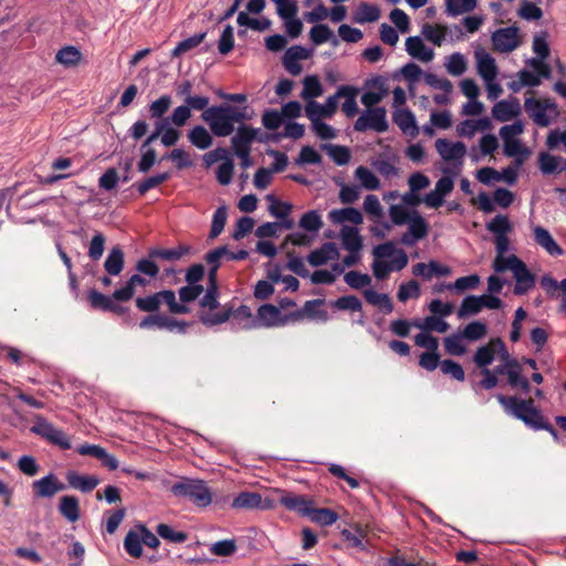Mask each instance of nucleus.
Here are the masks:
<instances>
[{"instance_id":"nucleus-1","label":"nucleus","mask_w":566,"mask_h":566,"mask_svg":"<svg viewBox=\"0 0 566 566\" xmlns=\"http://www.w3.org/2000/svg\"><path fill=\"white\" fill-rule=\"evenodd\" d=\"M497 401L504 408V411L512 415L524 424L535 431L542 430L547 422L541 410L535 406L533 398L520 399L516 396L497 395Z\"/></svg>"},{"instance_id":"nucleus-2","label":"nucleus","mask_w":566,"mask_h":566,"mask_svg":"<svg viewBox=\"0 0 566 566\" xmlns=\"http://www.w3.org/2000/svg\"><path fill=\"white\" fill-rule=\"evenodd\" d=\"M171 493L188 499L197 507L203 509L211 504L212 493L203 480L184 478L171 486Z\"/></svg>"},{"instance_id":"nucleus-3","label":"nucleus","mask_w":566,"mask_h":566,"mask_svg":"<svg viewBox=\"0 0 566 566\" xmlns=\"http://www.w3.org/2000/svg\"><path fill=\"white\" fill-rule=\"evenodd\" d=\"M135 304L139 311L149 314L157 313L161 304H166L169 313L174 315L188 314L190 312L189 306L177 302L176 293L172 290H163L144 297H137Z\"/></svg>"},{"instance_id":"nucleus-4","label":"nucleus","mask_w":566,"mask_h":566,"mask_svg":"<svg viewBox=\"0 0 566 566\" xmlns=\"http://www.w3.org/2000/svg\"><path fill=\"white\" fill-rule=\"evenodd\" d=\"M30 431L46 440L49 443L57 446L62 450H69L72 447L69 436L42 416L35 417Z\"/></svg>"},{"instance_id":"nucleus-5","label":"nucleus","mask_w":566,"mask_h":566,"mask_svg":"<svg viewBox=\"0 0 566 566\" xmlns=\"http://www.w3.org/2000/svg\"><path fill=\"white\" fill-rule=\"evenodd\" d=\"M202 119L208 123L213 135L217 137H227L234 130L229 114L224 105L211 106L202 115Z\"/></svg>"},{"instance_id":"nucleus-6","label":"nucleus","mask_w":566,"mask_h":566,"mask_svg":"<svg viewBox=\"0 0 566 566\" xmlns=\"http://www.w3.org/2000/svg\"><path fill=\"white\" fill-rule=\"evenodd\" d=\"M389 128L385 107L367 108L354 123V129L359 133L369 129L385 133Z\"/></svg>"},{"instance_id":"nucleus-7","label":"nucleus","mask_w":566,"mask_h":566,"mask_svg":"<svg viewBox=\"0 0 566 566\" xmlns=\"http://www.w3.org/2000/svg\"><path fill=\"white\" fill-rule=\"evenodd\" d=\"M240 318H251L252 313L249 306L241 305L237 310L232 306H224L222 311L217 313L198 312L199 321L206 326H216L226 323L231 316Z\"/></svg>"},{"instance_id":"nucleus-8","label":"nucleus","mask_w":566,"mask_h":566,"mask_svg":"<svg viewBox=\"0 0 566 566\" xmlns=\"http://www.w3.org/2000/svg\"><path fill=\"white\" fill-rule=\"evenodd\" d=\"M407 223L409 227L407 232H405L400 238L401 244L412 247L428 235L429 223L417 210H413V216Z\"/></svg>"},{"instance_id":"nucleus-9","label":"nucleus","mask_w":566,"mask_h":566,"mask_svg":"<svg viewBox=\"0 0 566 566\" xmlns=\"http://www.w3.org/2000/svg\"><path fill=\"white\" fill-rule=\"evenodd\" d=\"M493 49L500 53H509L514 51L520 45L518 28L511 25L507 28L497 29L492 34Z\"/></svg>"},{"instance_id":"nucleus-10","label":"nucleus","mask_w":566,"mask_h":566,"mask_svg":"<svg viewBox=\"0 0 566 566\" xmlns=\"http://www.w3.org/2000/svg\"><path fill=\"white\" fill-rule=\"evenodd\" d=\"M324 298L308 300L304 303L303 308L296 310L290 314H285L282 323H287L289 321L296 322L303 319L304 317L317 318L322 322H326L328 319V314L325 310L319 308L322 305H324Z\"/></svg>"},{"instance_id":"nucleus-11","label":"nucleus","mask_w":566,"mask_h":566,"mask_svg":"<svg viewBox=\"0 0 566 566\" xmlns=\"http://www.w3.org/2000/svg\"><path fill=\"white\" fill-rule=\"evenodd\" d=\"M65 488L52 473L32 482V491L36 497H52L57 492L65 490Z\"/></svg>"},{"instance_id":"nucleus-12","label":"nucleus","mask_w":566,"mask_h":566,"mask_svg":"<svg viewBox=\"0 0 566 566\" xmlns=\"http://www.w3.org/2000/svg\"><path fill=\"white\" fill-rule=\"evenodd\" d=\"M258 128L249 125L238 127L235 135L231 138V146L234 154L251 151V145L256 139Z\"/></svg>"},{"instance_id":"nucleus-13","label":"nucleus","mask_w":566,"mask_h":566,"mask_svg":"<svg viewBox=\"0 0 566 566\" xmlns=\"http://www.w3.org/2000/svg\"><path fill=\"white\" fill-rule=\"evenodd\" d=\"M524 106L525 109L530 113L533 122L541 127H546L551 123L546 115V109L556 107L555 103L553 102H541L536 98H526Z\"/></svg>"},{"instance_id":"nucleus-14","label":"nucleus","mask_w":566,"mask_h":566,"mask_svg":"<svg viewBox=\"0 0 566 566\" xmlns=\"http://www.w3.org/2000/svg\"><path fill=\"white\" fill-rule=\"evenodd\" d=\"M279 503L302 516H307L311 512V507L314 505V501L310 497L294 493H283L279 499Z\"/></svg>"},{"instance_id":"nucleus-15","label":"nucleus","mask_w":566,"mask_h":566,"mask_svg":"<svg viewBox=\"0 0 566 566\" xmlns=\"http://www.w3.org/2000/svg\"><path fill=\"white\" fill-rule=\"evenodd\" d=\"M394 123L400 128L403 134L412 138L419 134V128L416 123L413 113L408 108L396 109L392 114Z\"/></svg>"},{"instance_id":"nucleus-16","label":"nucleus","mask_w":566,"mask_h":566,"mask_svg":"<svg viewBox=\"0 0 566 566\" xmlns=\"http://www.w3.org/2000/svg\"><path fill=\"white\" fill-rule=\"evenodd\" d=\"M339 258V252L334 242H325L319 249L313 250L307 255V261L312 266H321L326 264L329 260Z\"/></svg>"},{"instance_id":"nucleus-17","label":"nucleus","mask_w":566,"mask_h":566,"mask_svg":"<svg viewBox=\"0 0 566 566\" xmlns=\"http://www.w3.org/2000/svg\"><path fill=\"white\" fill-rule=\"evenodd\" d=\"M513 277L515 279L513 293L518 296L527 294L536 284L535 275L528 270L525 263L515 271Z\"/></svg>"},{"instance_id":"nucleus-18","label":"nucleus","mask_w":566,"mask_h":566,"mask_svg":"<svg viewBox=\"0 0 566 566\" xmlns=\"http://www.w3.org/2000/svg\"><path fill=\"white\" fill-rule=\"evenodd\" d=\"M436 149L439 155L447 161L461 159L467 153V148L463 143H451L443 138L436 140Z\"/></svg>"},{"instance_id":"nucleus-19","label":"nucleus","mask_w":566,"mask_h":566,"mask_svg":"<svg viewBox=\"0 0 566 566\" xmlns=\"http://www.w3.org/2000/svg\"><path fill=\"white\" fill-rule=\"evenodd\" d=\"M65 476L70 488L84 493L92 492L101 482L94 475H82L76 471H67Z\"/></svg>"},{"instance_id":"nucleus-20","label":"nucleus","mask_w":566,"mask_h":566,"mask_svg":"<svg viewBox=\"0 0 566 566\" xmlns=\"http://www.w3.org/2000/svg\"><path fill=\"white\" fill-rule=\"evenodd\" d=\"M231 506L237 510L268 509V503L263 504L261 494L256 492H241L232 501Z\"/></svg>"},{"instance_id":"nucleus-21","label":"nucleus","mask_w":566,"mask_h":566,"mask_svg":"<svg viewBox=\"0 0 566 566\" xmlns=\"http://www.w3.org/2000/svg\"><path fill=\"white\" fill-rule=\"evenodd\" d=\"M533 232L535 242L548 254L555 256L564 253L563 249L557 244L548 230L541 226H536L534 227Z\"/></svg>"},{"instance_id":"nucleus-22","label":"nucleus","mask_w":566,"mask_h":566,"mask_svg":"<svg viewBox=\"0 0 566 566\" xmlns=\"http://www.w3.org/2000/svg\"><path fill=\"white\" fill-rule=\"evenodd\" d=\"M190 250L191 248L186 244H179L177 248L172 249L153 248L149 249L148 255L150 259L175 262L189 254Z\"/></svg>"},{"instance_id":"nucleus-23","label":"nucleus","mask_w":566,"mask_h":566,"mask_svg":"<svg viewBox=\"0 0 566 566\" xmlns=\"http://www.w3.org/2000/svg\"><path fill=\"white\" fill-rule=\"evenodd\" d=\"M406 51L409 55L422 62H430L434 56L433 51L419 36L407 38Z\"/></svg>"},{"instance_id":"nucleus-24","label":"nucleus","mask_w":566,"mask_h":566,"mask_svg":"<svg viewBox=\"0 0 566 566\" xmlns=\"http://www.w3.org/2000/svg\"><path fill=\"white\" fill-rule=\"evenodd\" d=\"M357 94H358V90L350 85H342L337 88V96L345 98V101L342 105V109L347 117H354L359 112L358 105L356 102Z\"/></svg>"},{"instance_id":"nucleus-25","label":"nucleus","mask_w":566,"mask_h":566,"mask_svg":"<svg viewBox=\"0 0 566 566\" xmlns=\"http://www.w3.org/2000/svg\"><path fill=\"white\" fill-rule=\"evenodd\" d=\"M60 514L69 522L74 523L81 517L80 501L74 495H64L59 503Z\"/></svg>"},{"instance_id":"nucleus-26","label":"nucleus","mask_w":566,"mask_h":566,"mask_svg":"<svg viewBox=\"0 0 566 566\" xmlns=\"http://www.w3.org/2000/svg\"><path fill=\"white\" fill-rule=\"evenodd\" d=\"M148 281L139 274H133L126 284L113 293L117 302H127L133 298L137 285L146 286Z\"/></svg>"},{"instance_id":"nucleus-27","label":"nucleus","mask_w":566,"mask_h":566,"mask_svg":"<svg viewBox=\"0 0 566 566\" xmlns=\"http://www.w3.org/2000/svg\"><path fill=\"white\" fill-rule=\"evenodd\" d=\"M412 272L415 275H421L426 280H430L433 275L448 276L451 274V269L447 265H441L436 261H430L429 264L417 263L413 265Z\"/></svg>"},{"instance_id":"nucleus-28","label":"nucleus","mask_w":566,"mask_h":566,"mask_svg":"<svg viewBox=\"0 0 566 566\" xmlns=\"http://www.w3.org/2000/svg\"><path fill=\"white\" fill-rule=\"evenodd\" d=\"M342 245L348 252H357L363 249V237L355 227L344 226L340 230Z\"/></svg>"},{"instance_id":"nucleus-29","label":"nucleus","mask_w":566,"mask_h":566,"mask_svg":"<svg viewBox=\"0 0 566 566\" xmlns=\"http://www.w3.org/2000/svg\"><path fill=\"white\" fill-rule=\"evenodd\" d=\"M258 317L263 322L266 327L271 326H283L286 323H282L284 315L281 314L279 307L272 304H263L258 308Z\"/></svg>"},{"instance_id":"nucleus-30","label":"nucleus","mask_w":566,"mask_h":566,"mask_svg":"<svg viewBox=\"0 0 566 566\" xmlns=\"http://www.w3.org/2000/svg\"><path fill=\"white\" fill-rule=\"evenodd\" d=\"M125 264V255L119 245H115L111 249L105 262L104 269L108 273V275H118Z\"/></svg>"},{"instance_id":"nucleus-31","label":"nucleus","mask_w":566,"mask_h":566,"mask_svg":"<svg viewBox=\"0 0 566 566\" xmlns=\"http://www.w3.org/2000/svg\"><path fill=\"white\" fill-rule=\"evenodd\" d=\"M328 217L335 223H343L348 221L353 224H360L364 220L361 212L353 207L334 209L329 212Z\"/></svg>"},{"instance_id":"nucleus-32","label":"nucleus","mask_w":566,"mask_h":566,"mask_svg":"<svg viewBox=\"0 0 566 566\" xmlns=\"http://www.w3.org/2000/svg\"><path fill=\"white\" fill-rule=\"evenodd\" d=\"M478 72L486 81L492 82L497 75L495 60L488 53H476Z\"/></svg>"},{"instance_id":"nucleus-33","label":"nucleus","mask_w":566,"mask_h":566,"mask_svg":"<svg viewBox=\"0 0 566 566\" xmlns=\"http://www.w3.org/2000/svg\"><path fill=\"white\" fill-rule=\"evenodd\" d=\"M520 114L518 103L507 101L497 102L492 108L493 117L499 122H507Z\"/></svg>"},{"instance_id":"nucleus-34","label":"nucleus","mask_w":566,"mask_h":566,"mask_svg":"<svg viewBox=\"0 0 566 566\" xmlns=\"http://www.w3.org/2000/svg\"><path fill=\"white\" fill-rule=\"evenodd\" d=\"M364 297L367 303L377 306L384 314H390L394 311V305L385 293H378L371 289L364 291Z\"/></svg>"},{"instance_id":"nucleus-35","label":"nucleus","mask_w":566,"mask_h":566,"mask_svg":"<svg viewBox=\"0 0 566 566\" xmlns=\"http://www.w3.org/2000/svg\"><path fill=\"white\" fill-rule=\"evenodd\" d=\"M380 17V10L376 4H371L368 2H361L356 12L354 13V21L356 23H368V22H375Z\"/></svg>"},{"instance_id":"nucleus-36","label":"nucleus","mask_w":566,"mask_h":566,"mask_svg":"<svg viewBox=\"0 0 566 566\" xmlns=\"http://www.w3.org/2000/svg\"><path fill=\"white\" fill-rule=\"evenodd\" d=\"M523 264L524 262L515 254H511L509 256L499 254L495 256L492 268L497 273H503L510 270L514 274Z\"/></svg>"},{"instance_id":"nucleus-37","label":"nucleus","mask_w":566,"mask_h":566,"mask_svg":"<svg viewBox=\"0 0 566 566\" xmlns=\"http://www.w3.org/2000/svg\"><path fill=\"white\" fill-rule=\"evenodd\" d=\"M189 142L198 147L199 149H207L212 145V136L209 132L201 125L195 126L188 133Z\"/></svg>"},{"instance_id":"nucleus-38","label":"nucleus","mask_w":566,"mask_h":566,"mask_svg":"<svg viewBox=\"0 0 566 566\" xmlns=\"http://www.w3.org/2000/svg\"><path fill=\"white\" fill-rule=\"evenodd\" d=\"M82 59L81 51L72 45H67L57 51L55 55L56 62L64 66H76Z\"/></svg>"},{"instance_id":"nucleus-39","label":"nucleus","mask_w":566,"mask_h":566,"mask_svg":"<svg viewBox=\"0 0 566 566\" xmlns=\"http://www.w3.org/2000/svg\"><path fill=\"white\" fill-rule=\"evenodd\" d=\"M301 97L305 101H313L323 94V86L316 75H307L303 81Z\"/></svg>"},{"instance_id":"nucleus-40","label":"nucleus","mask_w":566,"mask_h":566,"mask_svg":"<svg viewBox=\"0 0 566 566\" xmlns=\"http://www.w3.org/2000/svg\"><path fill=\"white\" fill-rule=\"evenodd\" d=\"M495 357V346L492 345V338L490 342L483 346H480L474 356L473 361L479 368H488L491 365Z\"/></svg>"},{"instance_id":"nucleus-41","label":"nucleus","mask_w":566,"mask_h":566,"mask_svg":"<svg viewBox=\"0 0 566 566\" xmlns=\"http://www.w3.org/2000/svg\"><path fill=\"white\" fill-rule=\"evenodd\" d=\"M312 522L317 523L322 526H331L338 520V514L331 509H315L314 505L311 507V512L307 515Z\"/></svg>"},{"instance_id":"nucleus-42","label":"nucleus","mask_w":566,"mask_h":566,"mask_svg":"<svg viewBox=\"0 0 566 566\" xmlns=\"http://www.w3.org/2000/svg\"><path fill=\"white\" fill-rule=\"evenodd\" d=\"M207 33L201 32L197 33L188 39H185L180 41L175 49L171 51V57H178L181 54L191 51L192 49L197 48L199 44L203 42L206 39Z\"/></svg>"},{"instance_id":"nucleus-43","label":"nucleus","mask_w":566,"mask_h":566,"mask_svg":"<svg viewBox=\"0 0 566 566\" xmlns=\"http://www.w3.org/2000/svg\"><path fill=\"white\" fill-rule=\"evenodd\" d=\"M323 220L317 210H310L305 212L298 222V226L308 232H318L323 227Z\"/></svg>"},{"instance_id":"nucleus-44","label":"nucleus","mask_w":566,"mask_h":566,"mask_svg":"<svg viewBox=\"0 0 566 566\" xmlns=\"http://www.w3.org/2000/svg\"><path fill=\"white\" fill-rule=\"evenodd\" d=\"M124 548L129 556L139 558L143 554L140 534L135 531H129L124 538Z\"/></svg>"},{"instance_id":"nucleus-45","label":"nucleus","mask_w":566,"mask_h":566,"mask_svg":"<svg viewBox=\"0 0 566 566\" xmlns=\"http://www.w3.org/2000/svg\"><path fill=\"white\" fill-rule=\"evenodd\" d=\"M310 39L315 45L323 44L329 40L334 44L338 43V40L333 35V31L326 24H316L310 31Z\"/></svg>"},{"instance_id":"nucleus-46","label":"nucleus","mask_w":566,"mask_h":566,"mask_svg":"<svg viewBox=\"0 0 566 566\" xmlns=\"http://www.w3.org/2000/svg\"><path fill=\"white\" fill-rule=\"evenodd\" d=\"M482 311L481 302L479 296L475 295H468L463 298L459 310H458V317L464 318L469 315H475Z\"/></svg>"},{"instance_id":"nucleus-47","label":"nucleus","mask_w":566,"mask_h":566,"mask_svg":"<svg viewBox=\"0 0 566 566\" xmlns=\"http://www.w3.org/2000/svg\"><path fill=\"white\" fill-rule=\"evenodd\" d=\"M169 178V172H161L148 177L142 182L135 184L134 187L137 188V191L140 196H145L150 189L160 186L161 184L166 182Z\"/></svg>"},{"instance_id":"nucleus-48","label":"nucleus","mask_w":566,"mask_h":566,"mask_svg":"<svg viewBox=\"0 0 566 566\" xmlns=\"http://www.w3.org/2000/svg\"><path fill=\"white\" fill-rule=\"evenodd\" d=\"M157 534L171 543H184L188 538V534L182 531H175L171 526L168 524L160 523L156 527Z\"/></svg>"},{"instance_id":"nucleus-49","label":"nucleus","mask_w":566,"mask_h":566,"mask_svg":"<svg viewBox=\"0 0 566 566\" xmlns=\"http://www.w3.org/2000/svg\"><path fill=\"white\" fill-rule=\"evenodd\" d=\"M228 211L226 206L219 207L212 217L211 229L209 232L210 239H216L221 234L227 222Z\"/></svg>"},{"instance_id":"nucleus-50","label":"nucleus","mask_w":566,"mask_h":566,"mask_svg":"<svg viewBox=\"0 0 566 566\" xmlns=\"http://www.w3.org/2000/svg\"><path fill=\"white\" fill-rule=\"evenodd\" d=\"M486 334V324L480 321L469 323L461 332V336L468 340L482 339Z\"/></svg>"},{"instance_id":"nucleus-51","label":"nucleus","mask_w":566,"mask_h":566,"mask_svg":"<svg viewBox=\"0 0 566 566\" xmlns=\"http://www.w3.org/2000/svg\"><path fill=\"white\" fill-rule=\"evenodd\" d=\"M323 148L327 149L329 157L338 166L346 165L350 160V150L346 146L324 145Z\"/></svg>"},{"instance_id":"nucleus-52","label":"nucleus","mask_w":566,"mask_h":566,"mask_svg":"<svg viewBox=\"0 0 566 566\" xmlns=\"http://www.w3.org/2000/svg\"><path fill=\"white\" fill-rule=\"evenodd\" d=\"M355 177L359 179L363 187L368 190H377L380 187L379 179L365 166H359L355 170Z\"/></svg>"},{"instance_id":"nucleus-53","label":"nucleus","mask_w":566,"mask_h":566,"mask_svg":"<svg viewBox=\"0 0 566 566\" xmlns=\"http://www.w3.org/2000/svg\"><path fill=\"white\" fill-rule=\"evenodd\" d=\"M172 103L170 95H161L149 105V115L151 118H165L164 115L169 111Z\"/></svg>"},{"instance_id":"nucleus-54","label":"nucleus","mask_w":566,"mask_h":566,"mask_svg":"<svg viewBox=\"0 0 566 566\" xmlns=\"http://www.w3.org/2000/svg\"><path fill=\"white\" fill-rule=\"evenodd\" d=\"M332 306L338 311L360 312L363 304L355 295H345L332 302Z\"/></svg>"},{"instance_id":"nucleus-55","label":"nucleus","mask_w":566,"mask_h":566,"mask_svg":"<svg viewBox=\"0 0 566 566\" xmlns=\"http://www.w3.org/2000/svg\"><path fill=\"white\" fill-rule=\"evenodd\" d=\"M447 12L450 15H459L474 10L476 0H447Z\"/></svg>"},{"instance_id":"nucleus-56","label":"nucleus","mask_w":566,"mask_h":566,"mask_svg":"<svg viewBox=\"0 0 566 566\" xmlns=\"http://www.w3.org/2000/svg\"><path fill=\"white\" fill-rule=\"evenodd\" d=\"M486 229L496 235H507L512 227L506 216L497 214L486 223Z\"/></svg>"},{"instance_id":"nucleus-57","label":"nucleus","mask_w":566,"mask_h":566,"mask_svg":"<svg viewBox=\"0 0 566 566\" xmlns=\"http://www.w3.org/2000/svg\"><path fill=\"white\" fill-rule=\"evenodd\" d=\"M422 34L427 40L432 42L434 45L440 46L447 34V27L444 25H431L426 23L422 28Z\"/></svg>"},{"instance_id":"nucleus-58","label":"nucleus","mask_w":566,"mask_h":566,"mask_svg":"<svg viewBox=\"0 0 566 566\" xmlns=\"http://www.w3.org/2000/svg\"><path fill=\"white\" fill-rule=\"evenodd\" d=\"M113 296H107L96 290H91L88 293V302L92 308L108 312L112 305Z\"/></svg>"},{"instance_id":"nucleus-59","label":"nucleus","mask_w":566,"mask_h":566,"mask_svg":"<svg viewBox=\"0 0 566 566\" xmlns=\"http://www.w3.org/2000/svg\"><path fill=\"white\" fill-rule=\"evenodd\" d=\"M446 67L449 74L460 76L467 71L468 65L464 56L455 52L449 56Z\"/></svg>"},{"instance_id":"nucleus-60","label":"nucleus","mask_w":566,"mask_h":566,"mask_svg":"<svg viewBox=\"0 0 566 566\" xmlns=\"http://www.w3.org/2000/svg\"><path fill=\"white\" fill-rule=\"evenodd\" d=\"M461 334H452L444 338L443 345L448 354L453 356H462L467 353V347L462 344Z\"/></svg>"},{"instance_id":"nucleus-61","label":"nucleus","mask_w":566,"mask_h":566,"mask_svg":"<svg viewBox=\"0 0 566 566\" xmlns=\"http://www.w3.org/2000/svg\"><path fill=\"white\" fill-rule=\"evenodd\" d=\"M539 284L549 296H554L556 291L566 294V279L557 282L552 275L545 274L542 276Z\"/></svg>"},{"instance_id":"nucleus-62","label":"nucleus","mask_w":566,"mask_h":566,"mask_svg":"<svg viewBox=\"0 0 566 566\" xmlns=\"http://www.w3.org/2000/svg\"><path fill=\"white\" fill-rule=\"evenodd\" d=\"M440 369L444 375H450L453 379L458 381H464L465 379V373L463 370V367L452 359L442 360L440 364Z\"/></svg>"},{"instance_id":"nucleus-63","label":"nucleus","mask_w":566,"mask_h":566,"mask_svg":"<svg viewBox=\"0 0 566 566\" xmlns=\"http://www.w3.org/2000/svg\"><path fill=\"white\" fill-rule=\"evenodd\" d=\"M105 235L102 232H96L91 240L87 253L93 261H98L102 258L105 250Z\"/></svg>"},{"instance_id":"nucleus-64","label":"nucleus","mask_w":566,"mask_h":566,"mask_svg":"<svg viewBox=\"0 0 566 566\" xmlns=\"http://www.w3.org/2000/svg\"><path fill=\"white\" fill-rule=\"evenodd\" d=\"M560 157L553 156L548 153H541L538 156V166L544 175H551L557 171Z\"/></svg>"}]
</instances>
